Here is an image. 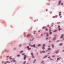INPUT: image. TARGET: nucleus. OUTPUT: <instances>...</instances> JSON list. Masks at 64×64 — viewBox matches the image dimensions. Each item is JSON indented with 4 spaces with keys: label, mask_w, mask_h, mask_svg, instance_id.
Instances as JSON below:
<instances>
[{
    "label": "nucleus",
    "mask_w": 64,
    "mask_h": 64,
    "mask_svg": "<svg viewBox=\"0 0 64 64\" xmlns=\"http://www.w3.org/2000/svg\"><path fill=\"white\" fill-rule=\"evenodd\" d=\"M48 27H49V25H48Z\"/></svg>",
    "instance_id": "45"
},
{
    "label": "nucleus",
    "mask_w": 64,
    "mask_h": 64,
    "mask_svg": "<svg viewBox=\"0 0 64 64\" xmlns=\"http://www.w3.org/2000/svg\"><path fill=\"white\" fill-rule=\"evenodd\" d=\"M26 55H25L24 56V60H26Z\"/></svg>",
    "instance_id": "1"
},
{
    "label": "nucleus",
    "mask_w": 64,
    "mask_h": 64,
    "mask_svg": "<svg viewBox=\"0 0 64 64\" xmlns=\"http://www.w3.org/2000/svg\"><path fill=\"white\" fill-rule=\"evenodd\" d=\"M57 31V30H54V31L53 32H56Z\"/></svg>",
    "instance_id": "18"
},
{
    "label": "nucleus",
    "mask_w": 64,
    "mask_h": 64,
    "mask_svg": "<svg viewBox=\"0 0 64 64\" xmlns=\"http://www.w3.org/2000/svg\"><path fill=\"white\" fill-rule=\"evenodd\" d=\"M36 61V60H34L33 62V63H35V61Z\"/></svg>",
    "instance_id": "11"
},
{
    "label": "nucleus",
    "mask_w": 64,
    "mask_h": 64,
    "mask_svg": "<svg viewBox=\"0 0 64 64\" xmlns=\"http://www.w3.org/2000/svg\"><path fill=\"white\" fill-rule=\"evenodd\" d=\"M63 35H62V36L60 38H63Z\"/></svg>",
    "instance_id": "10"
},
{
    "label": "nucleus",
    "mask_w": 64,
    "mask_h": 64,
    "mask_svg": "<svg viewBox=\"0 0 64 64\" xmlns=\"http://www.w3.org/2000/svg\"><path fill=\"white\" fill-rule=\"evenodd\" d=\"M47 36H48V34H47Z\"/></svg>",
    "instance_id": "43"
},
{
    "label": "nucleus",
    "mask_w": 64,
    "mask_h": 64,
    "mask_svg": "<svg viewBox=\"0 0 64 64\" xmlns=\"http://www.w3.org/2000/svg\"><path fill=\"white\" fill-rule=\"evenodd\" d=\"M41 46V44H39L38 45V47H39V46Z\"/></svg>",
    "instance_id": "17"
},
{
    "label": "nucleus",
    "mask_w": 64,
    "mask_h": 64,
    "mask_svg": "<svg viewBox=\"0 0 64 64\" xmlns=\"http://www.w3.org/2000/svg\"><path fill=\"white\" fill-rule=\"evenodd\" d=\"M52 18H55V16H53V17H52Z\"/></svg>",
    "instance_id": "28"
},
{
    "label": "nucleus",
    "mask_w": 64,
    "mask_h": 64,
    "mask_svg": "<svg viewBox=\"0 0 64 64\" xmlns=\"http://www.w3.org/2000/svg\"><path fill=\"white\" fill-rule=\"evenodd\" d=\"M61 5H63V4H62Z\"/></svg>",
    "instance_id": "49"
},
{
    "label": "nucleus",
    "mask_w": 64,
    "mask_h": 64,
    "mask_svg": "<svg viewBox=\"0 0 64 64\" xmlns=\"http://www.w3.org/2000/svg\"><path fill=\"white\" fill-rule=\"evenodd\" d=\"M20 46H21V45H20Z\"/></svg>",
    "instance_id": "54"
},
{
    "label": "nucleus",
    "mask_w": 64,
    "mask_h": 64,
    "mask_svg": "<svg viewBox=\"0 0 64 64\" xmlns=\"http://www.w3.org/2000/svg\"><path fill=\"white\" fill-rule=\"evenodd\" d=\"M51 31V30H50V31Z\"/></svg>",
    "instance_id": "56"
},
{
    "label": "nucleus",
    "mask_w": 64,
    "mask_h": 64,
    "mask_svg": "<svg viewBox=\"0 0 64 64\" xmlns=\"http://www.w3.org/2000/svg\"><path fill=\"white\" fill-rule=\"evenodd\" d=\"M50 34H52V32H50Z\"/></svg>",
    "instance_id": "27"
},
{
    "label": "nucleus",
    "mask_w": 64,
    "mask_h": 64,
    "mask_svg": "<svg viewBox=\"0 0 64 64\" xmlns=\"http://www.w3.org/2000/svg\"><path fill=\"white\" fill-rule=\"evenodd\" d=\"M61 12H59V16H60L61 15Z\"/></svg>",
    "instance_id": "4"
},
{
    "label": "nucleus",
    "mask_w": 64,
    "mask_h": 64,
    "mask_svg": "<svg viewBox=\"0 0 64 64\" xmlns=\"http://www.w3.org/2000/svg\"><path fill=\"white\" fill-rule=\"evenodd\" d=\"M20 56V55H18L17 56L18 57H19V56Z\"/></svg>",
    "instance_id": "29"
},
{
    "label": "nucleus",
    "mask_w": 64,
    "mask_h": 64,
    "mask_svg": "<svg viewBox=\"0 0 64 64\" xmlns=\"http://www.w3.org/2000/svg\"><path fill=\"white\" fill-rule=\"evenodd\" d=\"M49 42H51V41H49Z\"/></svg>",
    "instance_id": "53"
},
{
    "label": "nucleus",
    "mask_w": 64,
    "mask_h": 64,
    "mask_svg": "<svg viewBox=\"0 0 64 64\" xmlns=\"http://www.w3.org/2000/svg\"><path fill=\"white\" fill-rule=\"evenodd\" d=\"M9 57V56H7L6 58H8Z\"/></svg>",
    "instance_id": "36"
},
{
    "label": "nucleus",
    "mask_w": 64,
    "mask_h": 64,
    "mask_svg": "<svg viewBox=\"0 0 64 64\" xmlns=\"http://www.w3.org/2000/svg\"><path fill=\"white\" fill-rule=\"evenodd\" d=\"M48 56H44V57L43 58H46Z\"/></svg>",
    "instance_id": "7"
},
{
    "label": "nucleus",
    "mask_w": 64,
    "mask_h": 64,
    "mask_svg": "<svg viewBox=\"0 0 64 64\" xmlns=\"http://www.w3.org/2000/svg\"><path fill=\"white\" fill-rule=\"evenodd\" d=\"M32 58H35V57H34V56H32Z\"/></svg>",
    "instance_id": "35"
},
{
    "label": "nucleus",
    "mask_w": 64,
    "mask_h": 64,
    "mask_svg": "<svg viewBox=\"0 0 64 64\" xmlns=\"http://www.w3.org/2000/svg\"><path fill=\"white\" fill-rule=\"evenodd\" d=\"M50 56H49L48 57V58H50Z\"/></svg>",
    "instance_id": "44"
},
{
    "label": "nucleus",
    "mask_w": 64,
    "mask_h": 64,
    "mask_svg": "<svg viewBox=\"0 0 64 64\" xmlns=\"http://www.w3.org/2000/svg\"><path fill=\"white\" fill-rule=\"evenodd\" d=\"M61 58V57H60L59 58H57V60H60V59Z\"/></svg>",
    "instance_id": "3"
},
{
    "label": "nucleus",
    "mask_w": 64,
    "mask_h": 64,
    "mask_svg": "<svg viewBox=\"0 0 64 64\" xmlns=\"http://www.w3.org/2000/svg\"><path fill=\"white\" fill-rule=\"evenodd\" d=\"M25 55V54L24 53H22V55L23 56V55Z\"/></svg>",
    "instance_id": "21"
},
{
    "label": "nucleus",
    "mask_w": 64,
    "mask_h": 64,
    "mask_svg": "<svg viewBox=\"0 0 64 64\" xmlns=\"http://www.w3.org/2000/svg\"><path fill=\"white\" fill-rule=\"evenodd\" d=\"M58 28H60V26H58Z\"/></svg>",
    "instance_id": "39"
},
{
    "label": "nucleus",
    "mask_w": 64,
    "mask_h": 64,
    "mask_svg": "<svg viewBox=\"0 0 64 64\" xmlns=\"http://www.w3.org/2000/svg\"><path fill=\"white\" fill-rule=\"evenodd\" d=\"M42 63H43V62H44V61H43L42 62H41Z\"/></svg>",
    "instance_id": "41"
},
{
    "label": "nucleus",
    "mask_w": 64,
    "mask_h": 64,
    "mask_svg": "<svg viewBox=\"0 0 64 64\" xmlns=\"http://www.w3.org/2000/svg\"><path fill=\"white\" fill-rule=\"evenodd\" d=\"M7 63H10V62L8 61H7L5 63V64H6Z\"/></svg>",
    "instance_id": "2"
},
{
    "label": "nucleus",
    "mask_w": 64,
    "mask_h": 64,
    "mask_svg": "<svg viewBox=\"0 0 64 64\" xmlns=\"http://www.w3.org/2000/svg\"><path fill=\"white\" fill-rule=\"evenodd\" d=\"M50 29H51V27H50Z\"/></svg>",
    "instance_id": "47"
},
{
    "label": "nucleus",
    "mask_w": 64,
    "mask_h": 64,
    "mask_svg": "<svg viewBox=\"0 0 64 64\" xmlns=\"http://www.w3.org/2000/svg\"><path fill=\"white\" fill-rule=\"evenodd\" d=\"M29 48V46H28L27 47V48Z\"/></svg>",
    "instance_id": "38"
},
{
    "label": "nucleus",
    "mask_w": 64,
    "mask_h": 64,
    "mask_svg": "<svg viewBox=\"0 0 64 64\" xmlns=\"http://www.w3.org/2000/svg\"><path fill=\"white\" fill-rule=\"evenodd\" d=\"M26 61H24V62L23 64H26Z\"/></svg>",
    "instance_id": "14"
},
{
    "label": "nucleus",
    "mask_w": 64,
    "mask_h": 64,
    "mask_svg": "<svg viewBox=\"0 0 64 64\" xmlns=\"http://www.w3.org/2000/svg\"><path fill=\"white\" fill-rule=\"evenodd\" d=\"M45 44H43V47H45Z\"/></svg>",
    "instance_id": "12"
},
{
    "label": "nucleus",
    "mask_w": 64,
    "mask_h": 64,
    "mask_svg": "<svg viewBox=\"0 0 64 64\" xmlns=\"http://www.w3.org/2000/svg\"><path fill=\"white\" fill-rule=\"evenodd\" d=\"M51 50V48H48V50Z\"/></svg>",
    "instance_id": "26"
},
{
    "label": "nucleus",
    "mask_w": 64,
    "mask_h": 64,
    "mask_svg": "<svg viewBox=\"0 0 64 64\" xmlns=\"http://www.w3.org/2000/svg\"><path fill=\"white\" fill-rule=\"evenodd\" d=\"M35 44H34V45H34V48L35 47Z\"/></svg>",
    "instance_id": "22"
},
{
    "label": "nucleus",
    "mask_w": 64,
    "mask_h": 64,
    "mask_svg": "<svg viewBox=\"0 0 64 64\" xmlns=\"http://www.w3.org/2000/svg\"><path fill=\"white\" fill-rule=\"evenodd\" d=\"M50 60H53V59L52 58H50Z\"/></svg>",
    "instance_id": "33"
},
{
    "label": "nucleus",
    "mask_w": 64,
    "mask_h": 64,
    "mask_svg": "<svg viewBox=\"0 0 64 64\" xmlns=\"http://www.w3.org/2000/svg\"><path fill=\"white\" fill-rule=\"evenodd\" d=\"M10 59H12V58L11 57V56H10Z\"/></svg>",
    "instance_id": "24"
},
{
    "label": "nucleus",
    "mask_w": 64,
    "mask_h": 64,
    "mask_svg": "<svg viewBox=\"0 0 64 64\" xmlns=\"http://www.w3.org/2000/svg\"><path fill=\"white\" fill-rule=\"evenodd\" d=\"M41 36H43V34H41Z\"/></svg>",
    "instance_id": "37"
},
{
    "label": "nucleus",
    "mask_w": 64,
    "mask_h": 64,
    "mask_svg": "<svg viewBox=\"0 0 64 64\" xmlns=\"http://www.w3.org/2000/svg\"><path fill=\"white\" fill-rule=\"evenodd\" d=\"M47 39H48V38H46V40H47Z\"/></svg>",
    "instance_id": "42"
},
{
    "label": "nucleus",
    "mask_w": 64,
    "mask_h": 64,
    "mask_svg": "<svg viewBox=\"0 0 64 64\" xmlns=\"http://www.w3.org/2000/svg\"><path fill=\"white\" fill-rule=\"evenodd\" d=\"M61 17H62V16H61L60 17V18H61Z\"/></svg>",
    "instance_id": "51"
},
{
    "label": "nucleus",
    "mask_w": 64,
    "mask_h": 64,
    "mask_svg": "<svg viewBox=\"0 0 64 64\" xmlns=\"http://www.w3.org/2000/svg\"><path fill=\"white\" fill-rule=\"evenodd\" d=\"M42 49H45V48H44V46H43L42 48Z\"/></svg>",
    "instance_id": "20"
},
{
    "label": "nucleus",
    "mask_w": 64,
    "mask_h": 64,
    "mask_svg": "<svg viewBox=\"0 0 64 64\" xmlns=\"http://www.w3.org/2000/svg\"><path fill=\"white\" fill-rule=\"evenodd\" d=\"M60 30H61V28H58V30L60 31Z\"/></svg>",
    "instance_id": "25"
},
{
    "label": "nucleus",
    "mask_w": 64,
    "mask_h": 64,
    "mask_svg": "<svg viewBox=\"0 0 64 64\" xmlns=\"http://www.w3.org/2000/svg\"><path fill=\"white\" fill-rule=\"evenodd\" d=\"M31 49V48H30L28 49V50H30Z\"/></svg>",
    "instance_id": "15"
},
{
    "label": "nucleus",
    "mask_w": 64,
    "mask_h": 64,
    "mask_svg": "<svg viewBox=\"0 0 64 64\" xmlns=\"http://www.w3.org/2000/svg\"><path fill=\"white\" fill-rule=\"evenodd\" d=\"M45 52V51L43 50V51H42L41 52H40V53H44Z\"/></svg>",
    "instance_id": "5"
},
{
    "label": "nucleus",
    "mask_w": 64,
    "mask_h": 64,
    "mask_svg": "<svg viewBox=\"0 0 64 64\" xmlns=\"http://www.w3.org/2000/svg\"><path fill=\"white\" fill-rule=\"evenodd\" d=\"M16 62V60H13V61H11V62Z\"/></svg>",
    "instance_id": "13"
},
{
    "label": "nucleus",
    "mask_w": 64,
    "mask_h": 64,
    "mask_svg": "<svg viewBox=\"0 0 64 64\" xmlns=\"http://www.w3.org/2000/svg\"><path fill=\"white\" fill-rule=\"evenodd\" d=\"M50 13V14H51V13H52V12H51V13Z\"/></svg>",
    "instance_id": "58"
},
{
    "label": "nucleus",
    "mask_w": 64,
    "mask_h": 64,
    "mask_svg": "<svg viewBox=\"0 0 64 64\" xmlns=\"http://www.w3.org/2000/svg\"><path fill=\"white\" fill-rule=\"evenodd\" d=\"M48 11V10H47V9H46V11L47 12Z\"/></svg>",
    "instance_id": "40"
},
{
    "label": "nucleus",
    "mask_w": 64,
    "mask_h": 64,
    "mask_svg": "<svg viewBox=\"0 0 64 64\" xmlns=\"http://www.w3.org/2000/svg\"><path fill=\"white\" fill-rule=\"evenodd\" d=\"M48 30V29L47 28H46V31H47V30Z\"/></svg>",
    "instance_id": "34"
},
{
    "label": "nucleus",
    "mask_w": 64,
    "mask_h": 64,
    "mask_svg": "<svg viewBox=\"0 0 64 64\" xmlns=\"http://www.w3.org/2000/svg\"><path fill=\"white\" fill-rule=\"evenodd\" d=\"M62 52H64V50H62Z\"/></svg>",
    "instance_id": "50"
},
{
    "label": "nucleus",
    "mask_w": 64,
    "mask_h": 64,
    "mask_svg": "<svg viewBox=\"0 0 64 64\" xmlns=\"http://www.w3.org/2000/svg\"><path fill=\"white\" fill-rule=\"evenodd\" d=\"M28 37H29V36H30V35H28Z\"/></svg>",
    "instance_id": "48"
},
{
    "label": "nucleus",
    "mask_w": 64,
    "mask_h": 64,
    "mask_svg": "<svg viewBox=\"0 0 64 64\" xmlns=\"http://www.w3.org/2000/svg\"><path fill=\"white\" fill-rule=\"evenodd\" d=\"M31 40H30V41H31Z\"/></svg>",
    "instance_id": "57"
},
{
    "label": "nucleus",
    "mask_w": 64,
    "mask_h": 64,
    "mask_svg": "<svg viewBox=\"0 0 64 64\" xmlns=\"http://www.w3.org/2000/svg\"><path fill=\"white\" fill-rule=\"evenodd\" d=\"M56 38H54L53 39V40H55L56 39Z\"/></svg>",
    "instance_id": "16"
},
{
    "label": "nucleus",
    "mask_w": 64,
    "mask_h": 64,
    "mask_svg": "<svg viewBox=\"0 0 64 64\" xmlns=\"http://www.w3.org/2000/svg\"><path fill=\"white\" fill-rule=\"evenodd\" d=\"M58 52H59V51H57L56 52V54H57V53H58Z\"/></svg>",
    "instance_id": "31"
},
{
    "label": "nucleus",
    "mask_w": 64,
    "mask_h": 64,
    "mask_svg": "<svg viewBox=\"0 0 64 64\" xmlns=\"http://www.w3.org/2000/svg\"><path fill=\"white\" fill-rule=\"evenodd\" d=\"M60 22H58V24H60Z\"/></svg>",
    "instance_id": "30"
},
{
    "label": "nucleus",
    "mask_w": 64,
    "mask_h": 64,
    "mask_svg": "<svg viewBox=\"0 0 64 64\" xmlns=\"http://www.w3.org/2000/svg\"><path fill=\"white\" fill-rule=\"evenodd\" d=\"M61 0H60L59 1V3H58L59 5H60V3H61Z\"/></svg>",
    "instance_id": "6"
},
{
    "label": "nucleus",
    "mask_w": 64,
    "mask_h": 64,
    "mask_svg": "<svg viewBox=\"0 0 64 64\" xmlns=\"http://www.w3.org/2000/svg\"><path fill=\"white\" fill-rule=\"evenodd\" d=\"M13 60H15V58H14V59H13Z\"/></svg>",
    "instance_id": "55"
},
{
    "label": "nucleus",
    "mask_w": 64,
    "mask_h": 64,
    "mask_svg": "<svg viewBox=\"0 0 64 64\" xmlns=\"http://www.w3.org/2000/svg\"><path fill=\"white\" fill-rule=\"evenodd\" d=\"M52 48H54V45L52 44Z\"/></svg>",
    "instance_id": "23"
},
{
    "label": "nucleus",
    "mask_w": 64,
    "mask_h": 64,
    "mask_svg": "<svg viewBox=\"0 0 64 64\" xmlns=\"http://www.w3.org/2000/svg\"><path fill=\"white\" fill-rule=\"evenodd\" d=\"M48 47L49 48H50V46H48Z\"/></svg>",
    "instance_id": "46"
},
{
    "label": "nucleus",
    "mask_w": 64,
    "mask_h": 64,
    "mask_svg": "<svg viewBox=\"0 0 64 64\" xmlns=\"http://www.w3.org/2000/svg\"><path fill=\"white\" fill-rule=\"evenodd\" d=\"M34 34H35V33H34Z\"/></svg>",
    "instance_id": "52"
},
{
    "label": "nucleus",
    "mask_w": 64,
    "mask_h": 64,
    "mask_svg": "<svg viewBox=\"0 0 64 64\" xmlns=\"http://www.w3.org/2000/svg\"><path fill=\"white\" fill-rule=\"evenodd\" d=\"M63 45V44L62 43H61L60 44V46H61L62 45Z\"/></svg>",
    "instance_id": "8"
},
{
    "label": "nucleus",
    "mask_w": 64,
    "mask_h": 64,
    "mask_svg": "<svg viewBox=\"0 0 64 64\" xmlns=\"http://www.w3.org/2000/svg\"><path fill=\"white\" fill-rule=\"evenodd\" d=\"M23 52V50H22L20 52V53H22Z\"/></svg>",
    "instance_id": "19"
},
{
    "label": "nucleus",
    "mask_w": 64,
    "mask_h": 64,
    "mask_svg": "<svg viewBox=\"0 0 64 64\" xmlns=\"http://www.w3.org/2000/svg\"><path fill=\"white\" fill-rule=\"evenodd\" d=\"M31 47H33V45H32L31 46Z\"/></svg>",
    "instance_id": "32"
},
{
    "label": "nucleus",
    "mask_w": 64,
    "mask_h": 64,
    "mask_svg": "<svg viewBox=\"0 0 64 64\" xmlns=\"http://www.w3.org/2000/svg\"><path fill=\"white\" fill-rule=\"evenodd\" d=\"M31 55L32 56H33V53L32 52L31 53Z\"/></svg>",
    "instance_id": "9"
}]
</instances>
